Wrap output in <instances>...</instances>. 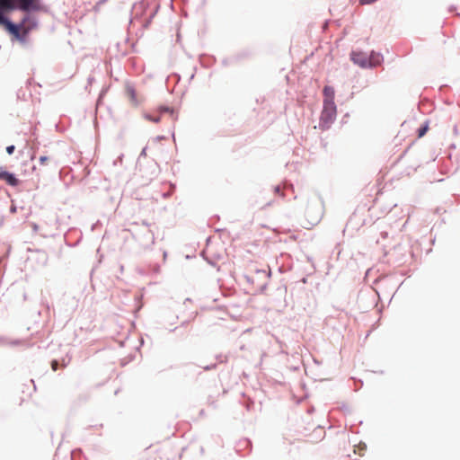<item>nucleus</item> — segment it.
I'll return each instance as SVG.
<instances>
[{"label":"nucleus","mask_w":460,"mask_h":460,"mask_svg":"<svg viewBox=\"0 0 460 460\" xmlns=\"http://www.w3.org/2000/svg\"><path fill=\"white\" fill-rule=\"evenodd\" d=\"M323 217V206L319 201H314L306 205L305 209V220L303 226L310 229L316 226Z\"/></svg>","instance_id":"nucleus-1"},{"label":"nucleus","mask_w":460,"mask_h":460,"mask_svg":"<svg viewBox=\"0 0 460 460\" xmlns=\"http://www.w3.org/2000/svg\"><path fill=\"white\" fill-rule=\"evenodd\" d=\"M247 279L258 290H263L266 287L269 274L264 270H257L254 273H251L246 276Z\"/></svg>","instance_id":"nucleus-2"},{"label":"nucleus","mask_w":460,"mask_h":460,"mask_svg":"<svg viewBox=\"0 0 460 460\" xmlns=\"http://www.w3.org/2000/svg\"><path fill=\"white\" fill-rule=\"evenodd\" d=\"M336 116L335 102H323V109L321 114V120L324 124L331 123Z\"/></svg>","instance_id":"nucleus-3"},{"label":"nucleus","mask_w":460,"mask_h":460,"mask_svg":"<svg viewBox=\"0 0 460 460\" xmlns=\"http://www.w3.org/2000/svg\"><path fill=\"white\" fill-rule=\"evenodd\" d=\"M351 60L361 67H368L369 58L364 52H352Z\"/></svg>","instance_id":"nucleus-4"},{"label":"nucleus","mask_w":460,"mask_h":460,"mask_svg":"<svg viewBox=\"0 0 460 460\" xmlns=\"http://www.w3.org/2000/svg\"><path fill=\"white\" fill-rule=\"evenodd\" d=\"M0 181H4L8 185L13 187H16L20 183V181L14 174L4 170L2 167H0Z\"/></svg>","instance_id":"nucleus-5"},{"label":"nucleus","mask_w":460,"mask_h":460,"mask_svg":"<svg viewBox=\"0 0 460 460\" xmlns=\"http://www.w3.org/2000/svg\"><path fill=\"white\" fill-rule=\"evenodd\" d=\"M323 102H334L335 91L333 87L326 85L323 88Z\"/></svg>","instance_id":"nucleus-6"},{"label":"nucleus","mask_w":460,"mask_h":460,"mask_svg":"<svg viewBox=\"0 0 460 460\" xmlns=\"http://www.w3.org/2000/svg\"><path fill=\"white\" fill-rule=\"evenodd\" d=\"M369 58V66H376L381 64L383 58L380 54H376L372 52L370 56H368Z\"/></svg>","instance_id":"nucleus-7"},{"label":"nucleus","mask_w":460,"mask_h":460,"mask_svg":"<svg viewBox=\"0 0 460 460\" xmlns=\"http://www.w3.org/2000/svg\"><path fill=\"white\" fill-rule=\"evenodd\" d=\"M20 9L28 11L35 5L37 0H20Z\"/></svg>","instance_id":"nucleus-8"},{"label":"nucleus","mask_w":460,"mask_h":460,"mask_svg":"<svg viewBox=\"0 0 460 460\" xmlns=\"http://www.w3.org/2000/svg\"><path fill=\"white\" fill-rule=\"evenodd\" d=\"M68 365V361L66 362L65 359H62L61 363H59L58 360H52L51 362V368L53 371H57L59 367L65 368Z\"/></svg>","instance_id":"nucleus-9"},{"label":"nucleus","mask_w":460,"mask_h":460,"mask_svg":"<svg viewBox=\"0 0 460 460\" xmlns=\"http://www.w3.org/2000/svg\"><path fill=\"white\" fill-rule=\"evenodd\" d=\"M5 25V27L7 28V30L13 33V34H17L18 33V28L16 25H14L13 23H12L11 22H9L8 20H6V22L4 23Z\"/></svg>","instance_id":"nucleus-10"},{"label":"nucleus","mask_w":460,"mask_h":460,"mask_svg":"<svg viewBox=\"0 0 460 460\" xmlns=\"http://www.w3.org/2000/svg\"><path fill=\"white\" fill-rule=\"evenodd\" d=\"M0 7L4 9H12L13 8V5L11 0H0Z\"/></svg>","instance_id":"nucleus-11"},{"label":"nucleus","mask_w":460,"mask_h":460,"mask_svg":"<svg viewBox=\"0 0 460 460\" xmlns=\"http://www.w3.org/2000/svg\"><path fill=\"white\" fill-rule=\"evenodd\" d=\"M428 129H429L428 124H426L423 127L420 128L419 130H418V137H422L426 134Z\"/></svg>","instance_id":"nucleus-12"},{"label":"nucleus","mask_w":460,"mask_h":460,"mask_svg":"<svg viewBox=\"0 0 460 460\" xmlns=\"http://www.w3.org/2000/svg\"><path fill=\"white\" fill-rule=\"evenodd\" d=\"M128 92V94L129 95L131 101L134 102V103H137V100H136V92L133 88H128L127 90Z\"/></svg>","instance_id":"nucleus-13"},{"label":"nucleus","mask_w":460,"mask_h":460,"mask_svg":"<svg viewBox=\"0 0 460 460\" xmlns=\"http://www.w3.org/2000/svg\"><path fill=\"white\" fill-rule=\"evenodd\" d=\"M49 161V156L43 155V156L40 157V163L41 165H47Z\"/></svg>","instance_id":"nucleus-14"},{"label":"nucleus","mask_w":460,"mask_h":460,"mask_svg":"<svg viewBox=\"0 0 460 460\" xmlns=\"http://www.w3.org/2000/svg\"><path fill=\"white\" fill-rule=\"evenodd\" d=\"M14 149H15L14 146H13V145L12 146H8L6 147V152H7L8 155H12L14 152Z\"/></svg>","instance_id":"nucleus-15"},{"label":"nucleus","mask_w":460,"mask_h":460,"mask_svg":"<svg viewBox=\"0 0 460 460\" xmlns=\"http://www.w3.org/2000/svg\"><path fill=\"white\" fill-rule=\"evenodd\" d=\"M146 118L151 121H154V122H158L160 120L159 118H153L151 117L150 115H146Z\"/></svg>","instance_id":"nucleus-16"},{"label":"nucleus","mask_w":460,"mask_h":460,"mask_svg":"<svg viewBox=\"0 0 460 460\" xmlns=\"http://www.w3.org/2000/svg\"><path fill=\"white\" fill-rule=\"evenodd\" d=\"M6 22V19L0 13V23L4 24Z\"/></svg>","instance_id":"nucleus-17"},{"label":"nucleus","mask_w":460,"mask_h":460,"mask_svg":"<svg viewBox=\"0 0 460 460\" xmlns=\"http://www.w3.org/2000/svg\"><path fill=\"white\" fill-rule=\"evenodd\" d=\"M279 190H280V189H279V187H277V188H276V192H279Z\"/></svg>","instance_id":"nucleus-18"}]
</instances>
